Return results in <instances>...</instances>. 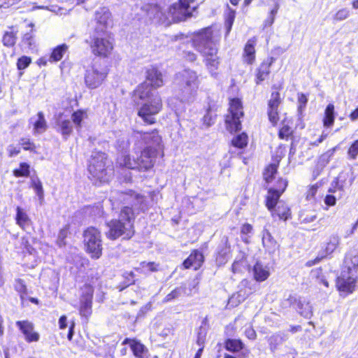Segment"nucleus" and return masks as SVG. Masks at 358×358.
<instances>
[{
  "instance_id": "nucleus-46",
  "label": "nucleus",
  "mask_w": 358,
  "mask_h": 358,
  "mask_svg": "<svg viewBox=\"0 0 358 358\" xmlns=\"http://www.w3.org/2000/svg\"><path fill=\"white\" fill-rule=\"evenodd\" d=\"M277 173V165L274 164H271L268 165L266 169H265V171L264 173V180L267 182H270L272 181L273 178L274 177L275 174Z\"/></svg>"
},
{
  "instance_id": "nucleus-45",
  "label": "nucleus",
  "mask_w": 358,
  "mask_h": 358,
  "mask_svg": "<svg viewBox=\"0 0 358 358\" xmlns=\"http://www.w3.org/2000/svg\"><path fill=\"white\" fill-rule=\"evenodd\" d=\"M235 19V11L229 8L225 17L226 35L230 32Z\"/></svg>"
},
{
  "instance_id": "nucleus-13",
  "label": "nucleus",
  "mask_w": 358,
  "mask_h": 358,
  "mask_svg": "<svg viewBox=\"0 0 358 358\" xmlns=\"http://www.w3.org/2000/svg\"><path fill=\"white\" fill-rule=\"evenodd\" d=\"M247 284V281H242L240 285V289L237 292L233 294L229 299L228 303L231 306L236 307L252 294V289L250 287H248L246 286Z\"/></svg>"
},
{
  "instance_id": "nucleus-5",
  "label": "nucleus",
  "mask_w": 358,
  "mask_h": 358,
  "mask_svg": "<svg viewBox=\"0 0 358 358\" xmlns=\"http://www.w3.org/2000/svg\"><path fill=\"white\" fill-rule=\"evenodd\" d=\"M108 73L107 67L101 64L98 59L92 60L85 71L84 81L85 86L90 90H94L101 85Z\"/></svg>"
},
{
  "instance_id": "nucleus-37",
  "label": "nucleus",
  "mask_w": 358,
  "mask_h": 358,
  "mask_svg": "<svg viewBox=\"0 0 358 358\" xmlns=\"http://www.w3.org/2000/svg\"><path fill=\"white\" fill-rule=\"evenodd\" d=\"M37 117V120L34 123V128L36 132L41 134L46 130L47 122L43 112H38Z\"/></svg>"
},
{
  "instance_id": "nucleus-3",
  "label": "nucleus",
  "mask_w": 358,
  "mask_h": 358,
  "mask_svg": "<svg viewBox=\"0 0 358 358\" xmlns=\"http://www.w3.org/2000/svg\"><path fill=\"white\" fill-rule=\"evenodd\" d=\"M193 44L203 57L208 69L213 75L220 65V57L217 56L219 38L214 36L210 27H206L194 36Z\"/></svg>"
},
{
  "instance_id": "nucleus-39",
  "label": "nucleus",
  "mask_w": 358,
  "mask_h": 358,
  "mask_svg": "<svg viewBox=\"0 0 358 358\" xmlns=\"http://www.w3.org/2000/svg\"><path fill=\"white\" fill-rule=\"evenodd\" d=\"M231 144L237 148H244L248 145V135L245 132H243L236 136L232 139Z\"/></svg>"
},
{
  "instance_id": "nucleus-55",
  "label": "nucleus",
  "mask_w": 358,
  "mask_h": 358,
  "mask_svg": "<svg viewBox=\"0 0 358 358\" xmlns=\"http://www.w3.org/2000/svg\"><path fill=\"white\" fill-rule=\"evenodd\" d=\"M20 144L25 150L33 151L36 148L34 143L28 138H20Z\"/></svg>"
},
{
  "instance_id": "nucleus-63",
  "label": "nucleus",
  "mask_w": 358,
  "mask_h": 358,
  "mask_svg": "<svg viewBox=\"0 0 358 358\" xmlns=\"http://www.w3.org/2000/svg\"><path fill=\"white\" fill-rule=\"evenodd\" d=\"M245 336L251 340H254L256 338L257 334L255 331L252 328H248L245 331Z\"/></svg>"
},
{
  "instance_id": "nucleus-17",
  "label": "nucleus",
  "mask_w": 358,
  "mask_h": 358,
  "mask_svg": "<svg viewBox=\"0 0 358 358\" xmlns=\"http://www.w3.org/2000/svg\"><path fill=\"white\" fill-rule=\"evenodd\" d=\"M152 87L147 82L139 85L134 91V99H139L143 102L151 101L155 96H159L158 92L152 90Z\"/></svg>"
},
{
  "instance_id": "nucleus-16",
  "label": "nucleus",
  "mask_w": 358,
  "mask_h": 358,
  "mask_svg": "<svg viewBox=\"0 0 358 358\" xmlns=\"http://www.w3.org/2000/svg\"><path fill=\"white\" fill-rule=\"evenodd\" d=\"M55 129L60 133L64 139L66 140L73 132V125L71 120L63 114H59L55 122Z\"/></svg>"
},
{
  "instance_id": "nucleus-14",
  "label": "nucleus",
  "mask_w": 358,
  "mask_h": 358,
  "mask_svg": "<svg viewBox=\"0 0 358 358\" xmlns=\"http://www.w3.org/2000/svg\"><path fill=\"white\" fill-rule=\"evenodd\" d=\"M341 238L336 234H333L329 236L328 241L326 243V247L324 249L325 256L332 254L338 248L340 244ZM324 257V256L317 257L313 260H309L306 262V265L307 266H312L320 262V260Z\"/></svg>"
},
{
  "instance_id": "nucleus-44",
  "label": "nucleus",
  "mask_w": 358,
  "mask_h": 358,
  "mask_svg": "<svg viewBox=\"0 0 358 358\" xmlns=\"http://www.w3.org/2000/svg\"><path fill=\"white\" fill-rule=\"evenodd\" d=\"M30 174V166L26 162L20 164L19 169L13 170V175L15 177H28Z\"/></svg>"
},
{
  "instance_id": "nucleus-20",
  "label": "nucleus",
  "mask_w": 358,
  "mask_h": 358,
  "mask_svg": "<svg viewBox=\"0 0 358 358\" xmlns=\"http://www.w3.org/2000/svg\"><path fill=\"white\" fill-rule=\"evenodd\" d=\"M149 85L157 88L164 85L163 76L155 67H151L146 71V81Z\"/></svg>"
},
{
  "instance_id": "nucleus-41",
  "label": "nucleus",
  "mask_w": 358,
  "mask_h": 358,
  "mask_svg": "<svg viewBox=\"0 0 358 358\" xmlns=\"http://www.w3.org/2000/svg\"><path fill=\"white\" fill-rule=\"evenodd\" d=\"M345 264L349 272L355 269L358 266V252H356L354 255L352 253L348 254L345 259Z\"/></svg>"
},
{
  "instance_id": "nucleus-31",
  "label": "nucleus",
  "mask_w": 358,
  "mask_h": 358,
  "mask_svg": "<svg viewBox=\"0 0 358 358\" xmlns=\"http://www.w3.org/2000/svg\"><path fill=\"white\" fill-rule=\"evenodd\" d=\"M15 220L16 223L23 229H26L31 224L28 215L20 207H17Z\"/></svg>"
},
{
  "instance_id": "nucleus-50",
  "label": "nucleus",
  "mask_w": 358,
  "mask_h": 358,
  "mask_svg": "<svg viewBox=\"0 0 358 358\" xmlns=\"http://www.w3.org/2000/svg\"><path fill=\"white\" fill-rule=\"evenodd\" d=\"M268 116L273 125L277 124L279 120L278 108H268Z\"/></svg>"
},
{
  "instance_id": "nucleus-8",
  "label": "nucleus",
  "mask_w": 358,
  "mask_h": 358,
  "mask_svg": "<svg viewBox=\"0 0 358 358\" xmlns=\"http://www.w3.org/2000/svg\"><path fill=\"white\" fill-rule=\"evenodd\" d=\"M243 115L241 100L237 98L231 99L229 113L225 117L227 129L229 132H236L241 129L240 119L243 117Z\"/></svg>"
},
{
  "instance_id": "nucleus-58",
  "label": "nucleus",
  "mask_w": 358,
  "mask_h": 358,
  "mask_svg": "<svg viewBox=\"0 0 358 358\" xmlns=\"http://www.w3.org/2000/svg\"><path fill=\"white\" fill-rule=\"evenodd\" d=\"M207 334V331L206 329L203 327H200L199 331L197 335L196 343L200 348H203V344L205 343L206 337Z\"/></svg>"
},
{
  "instance_id": "nucleus-29",
  "label": "nucleus",
  "mask_w": 358,
  "mask_h": 358,
  "mask_svg": "<svg viewBox=\"0 0 358 358\" xmlns=\"http://www.w3.org/2000/svg\"><path fill=\"white\" fill-rule=\"evenodd\" d=\"M334 151L335 148L329 150L320 157L316 168L313 171V176L315 178L319 176L321 170L329 162V159L334 155Z\"/></svg>"
},
{
  "instance_id": "nucleus-43",
  "label": "nucleus",
  "mask_w": 358,
  "mask_h": 358,
  "mask_svg": "<svg viewBox=\"0 0 358 358\" xmlns=\"http://www.w3.org/2000/svg\"><path fill=\"white\" fill-rule=\"evenodd\" d=\"M243 347V344L241 340L237 339H227L225 341V348L231 352H238Z\"/></svg>"
},
{
  "instance_id": "nucleus-34",
  "label": "nucleus",
  "mask_w": 358,
  "mask_h": 358,
  "mask_svg": "<svg viewBox=\"0 0 358 358\" xmlns=\"http://www.w3.org/2000/svg\"><path fill=\"white\" fill-rule=\"evenodd\" d=\"M253 273L255 280L259 282L265 280L269 275L268 271L259 262H257L254 266Z\"/></svg>"
},
{
  "instance_id": "nucleus-4",
  "label": "nucleus",
  "mask_w": 358,
  "mask_h": 358,
  "mask_svg": "<svg viewBox=\"0 0 358 358\" xmlns=\"http://www.w3.org/2000/svg\"><path fill=\"white\" fill-rule=\"evenodd\" d=\"M200 85L196 71L185 69L175 75L173 81V91L181 102L192 103L196 97Z\"/></svg>"
},
{
  "instance_id": "nucleus-15",
  "label": "nucleus",
  "mask_w": 358,
  "mask_h": 358,
  "mask_svg": "<svg viewBox=\"0 0 358 358\" xmlns=\"http://www.w3.org/2000/svg\"><path fill=\"white\" fill-rule=\"evenodd\" d=\"M357 280L345 271L337 278L336 286L339 291L352 293L355 290Z\"/></svg>"
},
{
  "instance_id": "nucleus-49",
  "label": "nucleus",
  "mask_w": 358,
  "mask_h": 358,
  "mask_svg": "<svg viewBox=\"0 0 358 358\" xmlns=\"http://www.w3.org/2000/svg\"><path fill=\"white\" fill-rule=\"evenodd\" d=\"M31 187L36 192V194L39 197L40 199H43V188L42 185V182L38 178H33L31 179Z\"/></svg>"
},
{
  "instance_id": "nucleus-25",
  "label": "nucleus",
  "mask_w": 358,
  "mask_h": 358,
  "mask_svg": "<svg viewBox=\"0 0 358 358\" xmlns=\"http://www.w3.org/2000/svg\"><path fill=\"white\" fill-rule=\"evenodd\" d=\"M115 147L118 151L122 152L121 157L118 158L120 164L127 167L124 163V157L127 156L130 158L129 155H126L127 150L129 147L128 135L126 134H122L117 139Z\"/></svg>"
},
{
  "instance_id": "nucleus-21",
  "label": "nucleus",
  "mask_w": 358,
  "mask_h": 358,
  "mask_svg": "<svg viewBox=\"0 0 358 358\" xmlns=\"http://www.w3.org/2000/svg\"><path fill=\"white\" fill-rule=\"evenodd\" d=\"M222 242V244L219 245L217 248L216 255V262L219 266L224 265L227 263L229 259L230 254V246L228 245L227 237H224Z\"/></svg>"
},
{
  "instance_id": "nucleus-12",
  "label": "nucleus",
  "mask_w": 358,
  "mask_h": 358,
  "mask_svg": "<svg viewBox=\"0 0 358 358\" xmlns=\"http://www.w3.org/2000/svg\"><path fill=\"white\" fill-rule=\"evenodd\" d=\"M194 0H179L169 8V14L174 22L185 20L192 15L191 3Z\"/></svg>"
},
{
  "instance_id": "nucleus-54",
  "label": "nucleus",
  "mask_w": 358,
  "mask_h": 358,
  "mask_svg": "<svg viewBox=\"0 0 358 358\" xmlns=\"http://www.w3.org/2000/svg\"><path fill=\"white\" fill-rule=\"evenodd\" d=\"M348 155L350 159H355L358 155V139L355 141L348 150Z\"/></svg>"
},
{
  "instance_id": "nucleus-47",
  "label": "nucleus",
  "mask_w": 358,
  "mask_h": 358,
  "mask_svg": "<svg viewBox=\"0 0 358 358\" xmlns=\"http://www.w3.org/2000/svg\"><path fill=\"white\" fill-rule=\"evenodd\" d=\"M215 118L216 114L210 108H208L203 117V124L209 127L215 123Z\"/></svg>"
},
{
  "instance_id": "nucleus-48",
  "label": "nucleus",
  "mask_w": 358,
  "mask_h": 358,
  "mask_svg": "<svg viewBox=\"0 0 358 358\" xmlns=\"http://www.w3.org/2000/svg\"><path fill=\"white\" fill-rule=\"evenodd\" d=\"M282 99L278 92H273L268 103V108H278Z\"/></svg>"
},
{
  "instance_id": "nucleus-18",
  "label": "nucleus",
  "mask_w": 358,
  "mask_h": 358,
  "mask_svg": "<svg viewBox=\"0 0 358 358\" xmlns=\"http://www.w3.org/2000/svg\"><path fill=\"white\" fill-rule=\"evenodd\" d=\"M16 326L24 335L25 339L27 342H36L39 340V334L37 332L34 331V325L30 322L27 320L17 321Z\"/></svg>"
},
{
  "instance_id": "nucleus-53",
  "label": "nucleus",
  "mask_w": 358,
  "mask_h": 358,
  "mask_svg": "<svg viewBox=\"0 0 358 358\" xmlns=\"http://www.w3.org/2000/svg\"><path fill=\"white\" fill-rule=\"evenodd\" d=\"M31 62L30 57L22 56L17 59V67L19 70H23L27 68Z\"/></svg>"
},
{
  "instance_id": "nucleus-56",
  "label": "nucleus",
  "mask_w": 358,
  "mask_h": 358,
  "mask_svg": "<svg viewBox=\"0 0 358 358\" xmlns=\"http://www.w3.org/2000/svg\"><path fill=\"white\" fill-rule=\"evenodd\" d=\"M292 134L291 127L287 125H284L278 132V136L280 139L287 140L289 136Z\"/></svg>"
},
{
  "instance_id": "nucleus-10",
  "label": "nucleus",
  "mask_w": 358,
  "mask_h": 358,
  "mask_svg": "<svg viewBox=\"0 0 358 358\" xmlns=\"http://www.w3.org/2000/svg\"><path fill=\"white\" fill-rule=\"evenodd\" d=\"M162 108L160 96H155L151 101L143 102L138 110V115L147 124H152L156 122L155 116Z\"/></svg>"
},
{
  "instance_id": "nucleus-38",
  "label": "nucleus",
  "mask_w": 358,
  "mask_h": 358,
  "mask_svg": "<svg viewBox=\"0 0 358 358\" xmlns=\"http://www.w3.org/2000/svg\"><path fill=\"white\" fill-rule=\"evenodd\" d=\"M68 48V45L64 43L57 46L53 49L50 59L54 62L60 61L64 55L67 52Z\"/></svg>"
},
{
  "instance_id": "nucleus-42",
  "label": "nucleus",
  "mask_w": 358,
  "mask_h": 358,
  "mask_svg": "<svg viewBox=\"0 0 358 358\" xmlns=\"http://www.w3.org/2000/svg\"><path fill=\"white\" fill-rule=\"evenodd\" d=\"M86 113L81 110H78L73 113L71 115V119L78 131H79L81 129L82 122L84 120V118L86 117Z\"/></svg>"
},
{
  "instance_id": "nucleus-27",
  "label": "nucleus",
  "mask_w": 358,
  "mask_h": 358,
  "mask_svg": "<svg viewBox=\"0 0 358 358\" xmlns=\"http://www.w3.org/2000/svg\"><path fill=\"white\" fill-rule=\"evenodd\" d=\"M275 61L273 57H269L264 60L257 69V84H259L261 82L266 80L270 73V67Z\"/></svg>"
},
{
  "instance_id": "nucleus-61",
  "label": "nucleus",
  "mask_w": 358,
  "mask_h": 358,
  "mask_svg": "<svg viewBox=\"0 0 358 358\" xmlns=\"http://www.w3.org/2000/svg\"><path fill=\"white\" fill-rule=\"evenodd\" d=\"M316 218H317V215L314 213H312L310 214H307V215H301L300 216V219H301V222L303 223L312 222L315 221L316 220Z\"/></svg>"
},
{
  "instance_id": "nucleus-35",
  "label": "nucleus",
  "mask_w": 358,
  "mask_h": 358,
  "mask_svg": "<svg viewBox=\"0 0 358 358\" xmlns=\"http://www.w3.org/2000/svg\"><path fill=\"white\" fill-rule=\"evenodd\" d=\"M287 335L282 332L272 335L268 339L271 350L275 351L278 345L282 344L284 341H287Z\"/></svg>"
},
{
  "instance_id": "nucleus-19",
  "label": "nucleus",
  "mask_w": 358,
  "mask_h": 358,
  "mask_svg": "<svg viewBox=\"0 0 358 358\" xmlns=\"http://www.w3.org/2000/svg\"><path fill=\"white\" fill-rule=\"evenodd\" d=\"M95 20L98 24L96 27H99V31H101V29L106 31L112 22L111 13L109 9L106 7L100 8L96 11Z\"/></svg>"
},
{
  "instance_id": "nucleus-11",
  "label": "nucleus",
  "mask_w": 358,
  "mask_h": 358,
  "mask_svg": "<svg viewBox=\"0 0 358 358\" xmlns=\"http://www.w3.org/2000/svg\"><path fill=\"white\" fill-rule=\"evenodd\" d=\"M285 306H293L303 317L309 319L313 315V307L310 301L304 297L289 295L283 301Z\"/></svg>"
},
{
  "instance_id": "nucleus-59",
  "label": "nucleus",
  "mask_w": 358,
  "mask_h": 358,
  "mask_svg": "<svg viewBox=\"0 0 358 358\" xmlns=\"http://www.w3.org/2000/svg\"><path fill=\"white\" fill-rule=\"evenodd\" d=\"M287 186V180L280 178L278 180L276 187L273 188L274 190L277 191L278 192L282 194L286 189Z\"/></svg>"
},
{
  "instance_id": "nucleus-32",
  "label": "nucleus",
  "mask_w": 358,
  "mask_h": 358,
  "mask_svg": "<svg viewBox=\"0 0 358 358\" xmlns=\"http://www.w3.org/2000/svg\"><path fill=\"white\" fill-rule=\"evenodd\" d=\"M17 31L14 30L13 27L6 31L2 37L3 45L8 48L13 47L17 41Z\"/></svg>"
},
{
  "instance_id": "nucleus-36",
  "label": "nucleus",
  "mask_w": 358,
  "mask_h": 358,
  "mask_svg": "<svg viewBox=\"0 0 358 358\" xmlns=\"http://www.w3.org/2000/svg\"><path fill=\"white\" fill-rule=\"evenodd\" d=\"M335 120L334 106L329 103L326 107L324 111V117L323 119V124L325 127H330L334 124Z\"/></svg>"
},
{
  "instance_id": "nucleus-2",
  "label": "nucleus",
  "mask_w": 358,
  "mask_h": 358,
  "mask_svg": "<svg viewBox=\"0 0 358 358\" xmlns=\"http://www.w3.org/2000/svg\"><path fill=\"white\" fill-rule=\"evenodd\" d=\"M135 143L136 149H139L140 155L136 151V157L131 159L127 156L124 157V163L128 169L139 171H147L155 164L157 153L162 148V137L157 130L150 132L136 131Z\"/></svg>"
},
{
  "instance_id": "nucleus-30",
  "label": "nucleus",
  "mask_w": 358,
  "mask_h": 358,
  "mask_svg": "<svg viewBox=\"0 0 358 358\" xmlns=\"http://www.w3.org/2000/svg\"><path fill=\"white\" fill-rule=\"evenodd\" d=\"M273 217H278L279 219L286 221L290 217V209L287 205L280 202L276 208L271 211Z\"/></svg>"
},
{
  "instance_id": "nucleus-23",
  "label": "nucleus",
  "mask_w": 358,
  "mask_h": 358,
  "mask_svg": "<svg viewBox=\"0 0 358 358\" xmlns=\"http://www.w3.org/2000/svg\"><path fill=\"white\" fill-rule=\"evenodd\" d=\"M262 244L265 250L270 255H273L279 249V245L277 241L271 236L267 229L262 231Z\"/></svg>"
},
{
  "instance_id": "nucleus-24",
  "label": "nucleus",
  "mask_w": 358,
  "mask_h": 358,
  "mask_svg": "<svg viewBox=\"0 0 358 358\" xmlns=\"http://www.w3.org/2000/svg\"><path fill=\"white\" fill-rule=\"evenodd\" d=\"M203 255L201 252L194 250L184 261L183 265L186 268L193 267L194 270H197L203 262Z\"/></svg>"
},
{
  "instance_id": "nucleus-51",
  "label": "nucleus",
  "mask_w": 358,
  "mask_h": 358,
  "mask_svg": "<svg viewBox=\"0 0 358 358\" xmlns=\"http://www.w3.org/2000/svg\"><path fill=\"white\" fill-rule=\"evenodd\" d=\"M279 9V5L275 4V7L270 11L269 15L266 20L264 21V27L271 26L275 20V15Z\"/></svg>"
},
{
  "instance_id": "nucleus-33",
  "label": "nucleus",
  "mask_w": 358,
  "mask_h": 358,
  "mask_svg": "<svg viewBox=\"0 0 358 358\" xmlns=\"http://www.w3.org/2000/svg\"><path fill=\"white\" fill-rule=\"evenodd\" d=\"M281 194L273 188L268 189L266 199V206L270 212L275 208Z\"/></svg>"
},
{
  "instance_id": "nucleus-62",
  "label": "nucleus",
  "mask_w": 358,
  "mask_h": 358,
  "mask_svg": "<svg viewBox=\"0 0 358 358\" xmlns=\"http://www.w3.org/2000/svg\"><path fill=\"white\" fill-rule=\"evenodd\" d=\"M336 199L334 195L328 194L324 198V203L328 206H333L336 204Z\"/></svg>"
},
{
  "instance_id": "nucleus-52",
  "label": "nucleus",
  "mask_w": 358,
  "mask_h": 358,
  "mask_svg": "<svg viewBox=\"0 0 358 358\" xmlns=\"http://www.w3.org/2000/svg\"><path fill=\"white\" fill-rule=\"evenodd\" d=\"M350 16V11L347 8H342L338 10L334 15V21H342L347 19Z\"/></svg>"
},
{
  "instance_id": "nucleus-1",
  "label": "nucleus",
  "mask_w": 358,
  "mask_h": 358,
  "mask_svg": "<svg viewBox=\"0 0 358 358\" xmlns=\"http://www.w3.org/2000/svg\"><path fill=\"white\" fill-rule=\"evenodd\" d=\"M110 201L113 208L118 203L125 204L120 211L119 218L106 222L108 231L106 236L110 240H116L120 237L122 239H130L135 233L134 222L136 214L144 211L147 208L144 197L130 191L129 192H114Z\"/></svg>"
},
{
  "instance_id": "nucleus-40",
  "label": "nucleus",
  "mask_w": 358,
  "mask_h": 358,
  "mask_svg": "<svg viewBox=\"0 0 358 358\" xmlns=\"http://www.w3.org/2000/svg\"><path fill=\"white\" fill-rule=\"evenodd\" d=\"M34 24L30 23L29 27H31L29 32L24 34L22 36V45L29 49H31L33 45H34V36L33 33V27Z\"/></svg>"
},
{
  "instance_id": "nucleus-60",
  "label": "nucleus",
  "mask_w": 358,
  "mask_h": 358,
  "mask_svg": "<svg viewBox=\"0 0 358 358\" xmlns=\"http://www.w3.org/2000/svg\"><path fill=\"white\" fill-rule=\"evenodd\" d=\"M6 150L8 153L9 157L17 156L20 152V148L15 146L14 145H9Z\"/></svg>"
},
{
  "instance_id": "nucleus-7",
  "label": "nucleus",
  "mask_w": 358,
  "mask_h": 358,
  "mask_svg": "<svg viewBox=\"0 0 358 358\" xmlns=\"http://www.w3.org/2000/svg\"><path fill=\"white\" fill-rule=\"evenodd\" d=\"M92 52L94 55L101 57H108L113 49V43L110 41L106 31H99V27L95 28V32L92 36L90 44Z\"/></svg>"
},
{
  "instance_id": "nucleus-28",
  "label": "nucleus",
  "mask_w": 358,
  "mask_h": 358,
  "mask_svg": "<svg viewBox=\"0 0 358 358\" xmlns=\"http://www.w3.org/2000/svg\"><path fill=\"white\" fill-rule=\"evenodd\" d=\"M257 43L255 37L250 38L245 45L244 48V59L248 64H252L255 59V46Z\"/></svg>"
},
{
  "instance_id": "nucleus-57",
  "label": "nucleus",
  "mask_w": 358,
  "mask_h": 358,
  "mask_svg": "<svg viewBox=\"0 0 358 358\" xmlns=\"http://www.w3.org/2000/svg\"><path fill=\"white\" fill-rule=\"evenodd\" d=\"M182 289L181 287H177L174 289L171 292L166 296L164 299V302H169L173 299H177L182 293Z\"/></svg>"
},
{
  "instance_id": "nucleus-6",
  "label": "nucleus",
  "mask_w": 358,
  "mask_h": 358,
  "mask_svg": "<svg viewBox=\"0 0 358 358\" xmlns=\"http://www.w3.org/2000/svg\"><path fill=\"white\" fill-rule=\"evenodd\" d=\"M106 155L103 152L94 153L89 161L88 171L90 175L101 182L109 181L113 169L106 166Z\"/></svg>"
},
{
  "instance_id": "nucleus-26",
  "label": "nucleus",
  "mask_w": 358,
  "mask_h": 358,
  "mask_svg": "<svg viewBox=\"0 0 358 358\" xmlns=\"http://www.w3.org/2000/svg\"><path fill=\"white\" fill-rule=\"evenodd\" d=\"M129 344L134 355L137 358H143L147 348L140 341L136 339L126 338L122 343V345Z\"/></svg>"
},
{
  "instance_id": "nucleus-9",
  "label": "nucleus",
  "mask_w": 358,
  "mask_h": 358,
  "mask_svg": "<svg viewBox=\"0 0 358 358\" xmlns=\"http://www.w3.org/2000/svg\"><path fill=\"white\" fill-rule=\"evenodd\" d=\"M83 236L86 251L92 258L99 259L102 254L100 231L94 227H89L84 231Z\"/></svg>"
},
{
  "instance_id": "nucleus-22",
  "label": "nucleus",
  "mask_w": 358,
  "mask_h": 358,
  "mask_svg": "<svg viewBox=\"0 0 358 358\" xmlns=\"http://www.w3.org/2000/svg\"><path fill=\"white\" fill-rule=\"evenodd\" d=\"M93 293L91 289L83 294L80 299V314L81 316L87 318L92 314Z\"/></svg>"
},
{
  "instance_id": "nucleus-64",
  "label": "nucleus",
  "mask_w": 358,
  "mask_h": 358,
  "mask_svg": "<svg viewBox=\"0 0 358 358\" xmlns=\"http://www.w3.org/2000/svg\"><path fill=\"white\" fill-rule=\"evenodd\" d=\"M184 57L189 62H194L196 59V55L192 52H184Z\"/></svg>"
}]
</instances>
